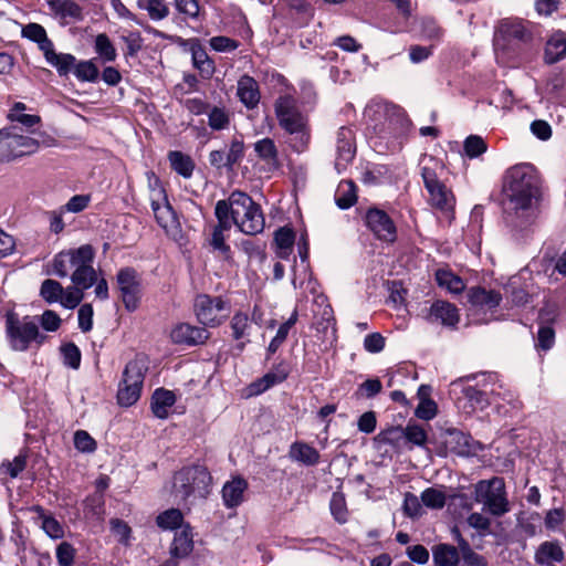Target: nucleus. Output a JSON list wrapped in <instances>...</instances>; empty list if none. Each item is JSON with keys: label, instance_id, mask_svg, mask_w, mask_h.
I'll use <instances>...</instances> for the list:
<instances>
[{"label": "nucleus", "instance_id": "nucleus-43", "mask_svg": "<svg viewBox=\"0 0 566 566\" xmlns=\"http://www.w3.org/2000/svg\"><path fill=\"white\" fill-rule=\"evenodd\" d=\"M295 240V234L290 228H280L274 235L276 245V254L279 258L285 259L290 255Z\"/></svg>", "mask_w": 566, "mask_h": 566}, {"label": "nucleus", "instance_id": "nucleus-28", "mask_svg": "<svg viewBox=\"0 0 566 566\" xmlns=\"http://www.w3.org/2000/svg\"><path fill=\"white\" fill-rule=\"evenodd\" d=\"M175 402L176 395L174 391L165 388H158L154 391L151 397V410L157 418L166 419Z\"/></svg>", "mask_w": 566, "mask_h": 566}, {"label": "nucleus", "instance_id": "nucleus-20", "mask_svg": "<svg viewBox=\"0 0 566 566\" xmlns=\"http://www.w3.org/2000/svg\"><path fill=\"white\" fill-rule=\"evenodd\" d=\"M157 223L167 234L175 235L179 232L180 223L167 198L150 202Z\"/></svg>", "mask_w": 566, "mask_h": 566}, {"label": "nucleus", "instance_id": "nucleus-7", "mask_svg": "<svg viewBox=\"0 0 566 566\" xmlns=\"http://www.w3.org/2000/svg\"><path fill=\"white\" fill-rule=\"evenodd\" d=\"M39 149V142L27 134L22 127L10 126L0 129V160L9 161L31 155Z\"/></svg>", "mask_w": 566, "mask_h": 566}, {"label": "nucleus", "instance_id": "nucleus-54", "mask_svg": "<svg viewBox=\"0 0 566 566\" xmlns=\"http://www.w3.org/2000/svg\"><path fill=\"white\" fill-rule=\"evenodd\" d=\"M421 502L424 506L432 510H440L446 505V493L437 488H428L420 495Z\"/></svg>", "mask_w": 566, "mask_h": 566}, {"label": "nucleus", "instance_id": "nucleus-15", "mask_svg": "<svg viewBox=\"0 0 566 566\" xmlns=\"http://www.w3.org/2000/svg\"><path fill=\"white\" fill-rule=\"evenodd\" d=\"M366 223L379 240L385 242H394L396 240V226L385 211L378 209L368 210Z\"/></svg>", "mask_w": 566, "mask_h": 566}, {"label": "nucleus", "instance_id": "nucleus-57", "mask_svg": "<svg viewBox=\"0 0 566 566\" xmlns=\"http://www.w3.org/2000/svg\"><path fill=\"white\" fill-rule=\"evenodd\" d=\"M182 514L177 509H171L159 514L157 517V524L164 530H175L181 527Z\"/></svg>", "mask_w": 566, "mask_h": 566}, {"label": "nucleus", "instance_id": "nucleus-10", "mask_svg": "<svg viewBox=\"0 0 566 566\" xmlns=\"http://www.w3.org/2000/svg\"><path fill=\"white\" fill-rule=\"evenodd\" d=\"M193 311L200 324L207 327H217L228 317L229 305L220 296L212 297L201 294L195 300Z\"/></svg>", "mask_w": 566, "mask_h": 566}, {"label": "nucleus", "instance_id": "nucleus-40", "mask_svg": "<svg viewBox=\"0 0 566 566\" xmlns=\"http://www.w3.org/2000/svg\"><path fill=\"white\" fill-rule=\"evenodd\" d=\"M438 170H443V165L441 161L436 159L432 156H426L422 159V166H421V176L424 182V187L432 188L433 185L440 182L438 178Z\"/></svg>", "mask_w": 566, "mask_h": 566}, {"label": "nucleus", "instance_id": "nucleus-18", "mask_svg": "<svg viewBox=\"0 0 566 566\" xmlns=\"http://www.w3.org/2000/svg\"><path fill=\"white\" fill-rule=\"evenodd\" d=\"M336 161L335 167L340 172L355 156L354 134L348 127H340L336 136Z\"/></svg>", "mask_w": 566, "mask_h": 566}, {"label": "nucleus", "instance_id": "nucleus-2", "mask_svg": "<svg viewBox=\"0 0 566 566\" xmlns=\"http://www.w3.org/2000/svg\"><path fill=\"white\" fill-rule=\"evenodd\" d=\"M95 250L91 244L63 250L56 253L46 265V274L70 277L71 282L81 287L94 286Z\"/></svg>", "mask_w": 566, "mask_h": 566}, {"label": "nucleus", "instance_id": "nucleus-25", "mask_svg": "<svg viewBox=\"0 0 566 566\" xmlns=\"http://www.w3.org/2000/svg\"><path fill=\"white\" fill-rule=\"evenodd\" d=\"M218 224L212 228L209 244L214 251H218L224 258L229 256L230 247L226 243L227 232L231 229V220H227L221 214H216Z\"/></svg>", "mask_w": 566, "mask_h": 566}, {"label": "nucleus", "instance_id": "nucleus-12", "mask_svg": "<svg viewBox=\"0 0 566 566\" xmlns=\"http://www.w3.org/2000/svg\"><path fill=\"white\" fill-rule=\"evenodd\" d=\"M532 40V33L527 23L517 19L502 20L494 38L495 51L506 50L513 41L527 43Z\"/></svg>", "mask_w": 566, "mask_h": 566}, {"label": "nucleus", "instance_id": "nucleus-11", "mask_svg": "<svg viewBox=\"0 0 566 566\" xmlns=\"http://www.w3.org/2000/svg\"><path fill=\"white\" fill-rule=\"evenodd\" d=\"M451 394L455 405L463 412L470 415L475 410H483L490 405L489 391L464 384L463 379L451 384Z\"/></svg>", "mask_w": 566, "mask_h": 566}, {"label": "nucleus", "instance_id": "nucleus-47", "mask_svg": "<svg viewBox=\"0 0 566 566\" xmlns=\"http://www.w3.org/2000/svg\"><path fill=\"white\" fill-rule=\"evenodd\" d=\"M436 279L438 284L441 287L447 289L450 293L458 294L461 293L464 290V283L463 281L454 275L453 273L446 271V270H439L436 273Z\"/></svg>", "mask_w": 566, "mask_h": 566}, {"label": "nucleus", "instance_id": "nucleus-48", "mask_svg": "<svg viewBox=\"0 0 566 566\" xmlns=\"http://www.w3.org/2000/svg\"><path fill=\"white\" fill-rule=\"evenodd\" d=\"M72 72L81 82H96L98 78V69L92 60L76 61Z\"/></svg>", "mask_w": 566, "mask_h": 566}, {"label": "nucleus", "instance_id": "nucleus-6", "mask_svg": "<svg viewBox=\"0 0 566 566\" xmlns=\"http://www.w3.org/2000/svg\"><path fill=\"white\" fill-rule=\"evenodd\" d=\"M6 334L11 348L18 352L27 350L32 342L42 344L45 339L39 331L38 321L30 316L19 318L13 312L6 315Z\"/></svg>", "mask_w": 566, "mask_h": 566}, {"label": "nucleus", "instance_id": "nucleus-22", "mask_svg": "<svg viewBox=\"0 0 566 566\" xmlns=\"http://www.w3.org/2000/svg\"><path fill=\"white\" fill-rule=\"evenodd\" d=\"M254 151L260 160H262L269 171L280 170L282 163L279 156V149L275 142L270 137H264L253 145Z\"/></svg>", "mask_w": 566, "mask_h": 566}, {"label": "nucleus", "instance_id": "nucleus-26", "mask_svg": "<svg viewBox=\"0 0 566 566\" xmlns=\"http://www.w3.org/2000/svg\"><path fill=\"white\" fill-rule=\"evenodd\" d=\"M237 95L248 108H254L260 102V92L256 81L249 75H243L238 81Z\"/></svg>", "mask_w": 566, "mask_h": 566}, {"label": "nucleus", "instance_id": "nucleus-13", "mask_svg": "<svg viewBox=\"0 0 566 566\" xmlns=\"http://www.w3.org/2000/svg\"><path fill=\"white\" fill-rule=\"evenodd\" d=\"M275 114L280 126L286 132H293L308 125L307 117L297 108L296 101L290 95L280 96L275 103Z\"/></svg>", "mask_w": 566, "mask_h": 566}, {"label": "nucleus", "instance_id": "nucleus-29", "mask_svg": "<svg viewBox=\"0 0 566 566\" xmlns=\"http://www.w3.org/2000/svg\"><path fill=\"white\" fill-rule=\"evenodd\" d=\"M230 328L232 337L235 340H242L237 345V347L242 350L249 342V336L251 335L252 329L249 315L243 312H237L230 321Z\"/></svg>", "mask_w": 566, "mask_h": 566}, {"label": "nucleus", "instance_id": "nucleus-62", "mask_svg": "<svg viewBox=\"0 0 566 566\" xmlns=\"http://www.w3.org/2000/svg\"><path fill=\"white\" fill-rule=\"evenodd\" d=\"M148 189H149V200L150 202L163 200L167 198L166 191L161 186L159 178L155 175L154 171L146 172Z\"/></svg>", "mask_w": 566, "mask_h": 566}, {"label": "nucleus", "instance_id": "nucleus-44", "mask_svg": "<svg viewBox=\"0 0 566 566\" xmlns=\"http://www.w3.org/2000/svg\"><path fill=\"white\" fill-rule=\"evenodd\" d=\"M191 54L195 67L199 70L201 75L210 77L214 72V63L200 43L191 48Z\"/></svg>", "mask_w": 566, "mask_h": 566}, {"label": "nucleus", "instance_id": "nucleus-34", "mask_svg": "<svg viewBox=\"0 0 566 566\" xmlns=\"http://www.w3.org/2000/svg\"><path fill=\"white\" fill-rule=\"evenodd\" d=\"M564 556V551L557 542H544L535 553V562L551 566L553 563L562 562Z\"/></svg>", "mask_w": 566, "mask_h": 566}, {"label": "nucleus", "instance_id": "nucleus-37", "mask_svg": "<svg viewBox=\"0 0 566 566\" xmlns=\"http://www.w3.org/2000/svg\"><path fill=\"white\" fill-rule=\"evenodd\" d=\"M357 200L356 186L350 180H342L335 191V202L340 209H348Z\"/></svg>", "mask_w": 566, "mask_h": 566}, {"label": "nucleus", "instance_id": "nucleus-5", "mask_svg": "<svg viewBox=\"0 0 566 566\" xmlns=\"http://www.w3.org/2000/svg\"><path fill=\"white\" fill-rule=\"evenodd\" d=\"M211 480L208 469L203 465L182 468L174 476L172 493L184 502L206 497Z\"/></svg>", "mask_w": 566, "mask_h": 566}, {"label": "nucleus", "instance_id": "nucleus-59", "mask_svg": "<svg viewBox=\"0 0 566 566\" xmlns=\"http://www.w3.org/2000/svg\"><path fill=\"white\" fill-rule=\"evenodd\" d=\"M74 447L80 452L92 453L96 450V441L84 430L74 433Z\"/></svg>", "mask_w": 566, "mask_h": 566}, {"label": "nucleus", "instance_id": "nucleus-9", "mask_svg": "<svg viewBox=\"0 0 566 566\" xmlns=\"http://www.w3.org/2000/svg\"><path fill=\"white\" fill-rule=\"evenodd\" d=\"M475 501L494 516H502L510 511L505 484L500 478L481 480L474 486Z\"/></svg>", "mask_w": 566, "mask_h": 566}, {"label": "nucleus", "instance_id": "nucleus-8", "mask_svg": "<svg viewBox=\"0 0 566 566\" xmlns=\"http://www.w3.org/2000/svg\"><path fill=\"white\" fill-rule=\"evenodd\" d=\"M146 370L147 365L142 357H136L127 363L117 392L120 406H133L139 399Z\"/></svg>", "mask_w": 566, "mask_h": 566}, {"label": "nucleus", "instance_id": "nucleus-50", "mask_svg": "<svg viewBox=\"0 0 566 566\" xmlns=\"http://www.w3.org/2000/svg\"><path fill=\"white\" fill-rule=\"evenodd\" d=\"M287 134L290 135L287 144L292 148V150L300 154L307 149L311 139V132L308 125H306L305 127H301L300 129L290 132Z\"/></svg>", "mask_w": 566, "mask_h": 566}, {"label": "nucleus", "instance_id": "nucleus-31", "mask_svg": "<svg viewBox=\"0 0 566 566\" xmlns=\"http://www.w3.org/2000/svg\"><path fill=\"white\" fill-rule=\"evenodd\" d=\"M432 558L436 566H458L460 549L458 546L440 543L432 547Z\"/></svg>", "mask_w": 566, "mask_h": 566}, {"label": "nucleus", "instance_id": "nucleus-36", "mask_svg": "<svg viewBox=\"0 0 566 566\" xmlns=\"http://www.w3.org/2000/svg\"><path fill=\"white\" fill-rule=\"evenodd\" d=\"M287 369L281 365L276 367L275 370L268 373L256 382L252 384V391L254 394H261L272 386L284 381L287 378Z\"/></svg>", "mask_w": 566, "mask_h": 566}, {"label": "nucleus", "instance_id": "nucleus-61", "mask_svg": "<svg viewBox=\"0 0 566 566\" xmlns=\"http://www.w3.org/2000/svg\"><path fill=\"white\" fill-rule=\"evenodd\" d=\"M61 353L63 356V361L66 366L77 369L81 364V352L78 347L73 344L69 343L61 347Z\"/></svg>", "mask_w": 566, "mask_h": 566}, {"label": "nucleus", "instance_id": "nucleus-39", "mask_svg": "<svg viewBox=\"0 0 566 566\" xmlns=\"http://www.w3.org/2000/svg\"><path fill=\"white\" fill-rule=\"evenodd\" d=\"M566 54V39L563 33H555L546 43L545 60L547 63H555Z\"/></svg>", "mask_w": 566, "mask_h": 566}, {"label": "nucleus", "instance_id": "nucleus-16", "mask_svg": "<svg viewBox=\"0 0 566 566\" xmlns=\"http://www.w3.org/2000/svg\"><path fill=\"white\" fill-rule=\"evenodd\" d=\"M423 317L428 323H440L446 327H455L460 321L457 306L443 300L434 301Z\"/></svg>", "mask_w": 566, "mask_h": 566}, {"label": "nucleus", "instance_id": "nucleus-51", "mask_svg": "<svg viewBox=\"0 0 566 566\" xmlns=\"http://www.w3.org/2000/svg\"><path fill=\"white\" fill-rule=\"evenodd\" d=\"M95 52L103 62H113L116 60L117 52L105 33H99L95 38Z\"/></svg>", "mask_w": 566, "mask_h": 566}, {"label": "nucleus", "instance_id": "nucleus-21", "mask_svg": "<svg viewBox=\"0 0 566 566\" xmlns=\"http://www.w3.org/2000/svg\"><path fill=\"white\" fill-rule=\"evenodd\" d=\"M443 443L448 452L457 455L468 457L474 451V440L457 429L447 430Z\"/></svg>", "mask_w": 566, "mask_h": 566}, {"label": "nucleus", "instance_id": "nucleus-53", "mask_svg": "<svg viewBox=\"0 0 566 566\" xmlns=\"http://www.w3.org/2000/svg\"><path fill=\"white\" fill-rule=\"evenodd\" d=\"M90 287H81L72 283L71 286L64 289V294L61 296L59 303L69 310L75 308L84 298V291Z\"/></svg>", "mask_w": 566, "mask_h": 566}, {"label": "nucleus", "instance_id": "nucleus-63", "mask_svg": "<svg viewBox=\"0 0 566 566\" xmlns=\"http://www.w3.org/2000/svg\"><path fill=\"white\" fill-rule=\"evenodd\" d=\"M56 559L60 566H72L75 558V548L67 542H62L56 547Z\"/></svg>", "mask_w": 566, "mask_h": 566}, {"label": "nucleus", "instance_id": "nucleus-60", "mask_svg": "<svg viewBox=\"0 0 566 566\" xmlns=\"http://www.w3.org/2000/svg\"><path fill=\"white\" fill-rule=\"evenodd\" d=\"M208 124L214 130H221L229 125V115L224 108L213 107L208 113Z\"/></svg>", "mask_w": 566, "mask_h": 566}, {"label": "nucleus", "instance_id": "nucleus-27", "mask_svg": "<svg viewBox=\"0 0 566 566\" xmlns=\"http://www.w3.org/2000/svg\"><path fill=\"white\" fill-rule=\"evenodd\" d=\"M193 549V535L189 525L181 526L176 533L170 547V555L186 558Z\"/></svg>", "mask_w": 566, "mask_h": 566}, {"label": "nucleus", "instance_id": "nucleus-17", "mask_svg": "<svg viewBox=\"0 0 566 566\" xmlns=\"http://www.w3.org/2000/svg\"><path fill=\"white\" fill-rule=\"evenodd\" d=\"M468 297L473 314L492 312L502 301V295L499 292L480 286L472 287L468 293Z\"/></svg>", "mask_w": 566, "mask_h": 566}, {"label": "nucleus", "instance_id": "nucleus-45", "mask_svg": "<svg viewBox=\"0 0 566 566\" xmlns=\"http://www.w3.org/2000/svg\"><path fill=\"white\" fill-rule=\"evenodd\" d=\"M457 543L460 549V558L463 559V563L467 566H486L485 558L482 555L475 553L471 548L469 542L464 539L459 533L457 535Z\"/></svg>", "mask_w": 566, "mask_h": 566}, {"label": "nucleus", "instance_id": "nucleus-4", "mask_svg": "<svg viewBox=\"0 0 566 566\" xmlns=\"http://www.w3.org/2000/svg\"><path fill=\"white\" fill-rule=\"evenodd\" d=\"M364 115L373 125L375 133L381 137L400 136L410 124L401 107L387 102L369 104Z\"/></svg>", "mask_w": 566, "mask_h": 566}, {"label": "nucleus", "instance_id": "nucleus-41", "mask_svg": "<svg viewBox=\"0 0 566 566\" xmlns=\"http://www.w3.org/2000/svg\"><path fill=\"white\" fill-rule=\"evenodd\" d=\"M168 159H169L171 168L177 174H179L184 178L191 177V175L193 172L195 164L188 155H186L181 151L175 150V151H170L168 154Z\"/></svg>", "mask_w": 566, "mask_h": 566}, {"label": "nucleus", "instance_id": "nucleus-23", "mask_svg": "<svg viewBox=\"0 0 566 566\" xmlns=\"http://www.w3.org/2000/svg\"><path fill=\"white\" fill-rule=\"evenodd\" d=\"M248 489V482L240 476L228 481L222 488V499L228 509L239 506L244 501V493Z\"/></svg>", "mask_w": 566, "mask_h": 566}, {"label": "nucleus", "instance_id": "nucleus-35", "mask_svg": "<svg viewBox=\"0 0 566 566\" xmlns=\"http://www.w3.org/2000/svg\"><path fill=\"white\" fill-rule=\"evenodd\" d=\"M290 455L292 459L306 465H314L319 461L318 451L304 442L293 443L291 446Z\"/></svg>", "mask_w": 566, "mask_h": 566}, {"label": "nucleus", "instance_id": "nucleus-58", "mask_svg": "<svg viewBox=\"0 0 566 566\" xmlns=\"http://www.w3.org/2000/svg\"><path fill=\"white\" fill-rule=\"evenodd\" d=\"M331 512L335 520L339 523L347 521V509L345 496L342 493L335 492L331 499Z\"/></svg>", "mask_w": 566, "mask_h": 566}, {"label": "nucleus", "instance_id": "nucleus-3", "mask_svg": "<svg viewBox=\"0 0 566 566\" xmlns=\"http://www.w3.org/2000/svg\"><path fill=\"white\" fill-rule=\"evenodd\" d=\"M214 214H221L231 220V227L247 235H255L263 231L265 226L261 207L245 192L235 190L226 200L216 203Z\"/></svg>", "mask_w": 566, "mask_h": 566}, {"label": "nucleus", "instance_id": "nucleus-55", "mask_svg": "<svg viewBox=\"0 0 566 566\" xmlns=\"http://www.w3.org/2000/svg\"><path fill=\"white\" fill-rule=\"evenodd\" d=\"M64 294V287L62 284L55 280L46 279L42 282L40 289V295L48 303H56L60 301L61 296Z\"/></svg>", "mask_w": 566, "mask_h": 566}, {"label": "nucleus", "instance_id": "nucleus-64", "mask_svg": "<svg viewBox=\"0 0 566 566\" xmlns=\"http://www.w3.org/2000/svg\"><path fill=\"white\" fill-rule=\"evenodd\" d=\"M401 433H403L409 442L416 446L422 447L427 442V432L418 424H408Z\"/></svg>", "mask_w": 566, "mask_h": 566}, {"label": "nucleus", "instance_id": "nucleus-32", "mask_svg": "<svg viewBox=\"0 0 566 566\" xmlns=\"http://www.w3.org/2000/svg\"><path fill=\"white\" fill-rule=\"evenodd\" d=\"M33 511L38 514L36 520L39 521L41 528L52 539H60L64 537L63 525L52 515L46 513L42 506H34Z\"/></svg>", "mask_w": 566, "mask_h": 566}, {"label": "nucleus", "instance_id": "nucleus-38", "mask_svg": "<svg viewBox=\"0 0 566 566\" xmlns=\"http://www.w3.org/2000/svg\"><path fill=\"white\" fill-rule=\"evenodd\" d=\"M21 33L23 38L35 42L42 52L53 44V42L48 38L45 29L41 24L29 23L22 28Z\"/></svg>", "mask_w": 566, "mask_h": 566}, {"label": "nucleus", "instance_id": "nucleus-49", "mask_svg": "<svg viewBox=\"0 0 566 566\" xmlns=\"http://www.w3.org/2000/svg\"><path fill=\"white\" fill-rule=\"evenodd\" d=\"M419 34L423 40L439 42L443 36V30L432 18H423L419 23Z\"/></svg>", "mask_w": 566, "mask_h": 566}, {"label": "nucleus", "instance_id": "nucleus-56", "mask_svg": "<svg viewBox=\"0 0 566 566\" xmlns=\"http://www.w3.org/2000/svg\"><path fill=\"white\" fill-rule=\"evenodd\" d=\"M464 153L469 158H476L484 154L488 145L484 139L479 135H470L464 140Z\"/></svg>", "mask_w": 566, "mask_h": 566}, {"label": "nucleus", "instance_id": "nucleus-52", "mask_svg": "<svg viewBox=\"0 0 566 566\" xmlns=\"http://www.w3.org/2000/svg\"><path fill=\"white\" fill-rule=\"evenodd\" d=\"M138 7L146 10L151 20H163L169 14L165 0H139Z\"/></svg>", "mask_w": 566, "mask_h": 566}, {"label": "nucleus", "instance_id": "nucleus-19", "mask_svg": "<svg viewBox=\"0 0 566 566\" xmlns=\"http://www.w3.org/2000/svg\"><path fill=\"white\" fill-rule=\"evenodd\" d=\"M210 336L205 327L192 326L188 323L176 325L170 333V338L175 344H185L189 346L203 344Z\"/></svg>", "mask_w": 566, "mask_h": 566}, {"label": "nucleus", "instance_id": "nucleus-42", "mask_svg": "<svg viewBox=\"0 0 566 566\" xmlns=\"http://www.w3.org/2000/svg\"><path fill=\"white\" fill-rule=\"evenodd\" d=\"M50 9L61 18L80 20L82 18L81 7L73 0H51Z\"/></svg>", "mask_w": 566, "mask_h": 566}, {"label": "nucleus", "instance_id": "nucleus-30", "mask_svg": "<svg viewBox=\"0 0 566 566\" xmlns=\"http://www.w3.org/2000/svg\"><path fill=\"white\" fill-rule=\"evenodd\" d=\"M43 55L45 61L55 67L61 76L67 75L75 66L76 57L70 53H56L53 44L43 52Z\"/></svg>", "mask_w": 566, "mask_h": 566}, {"label": "nucleus", "instance_id": "nucleus-24", "mask_svg": "<svg viewBox=\"0 0 566 566\" xmlns=\"http://www.w3.org/2000/svg\"><path fill=\"white\" fill-rule=\"evenodd\" d=\"M292 284L295 289L304 290V292L312 294L317 292V282L313 279L308 262H305V253L302 255V261L293 268Z\"/></svg>", "mask_w": 566, "mask_h": 566}, {"label": "nucleus", "instance_id": "nucleus-33", "mask_svg": "<svg viewBox=\"0 0 566 566\" xmlns=\"http://www.w3.org/2000/svg\"><path fill=\"white\" fill-rule=\"evenodd\" d=\"M427 190L432 206L442 211L453 209L455 202L453 193L442 182H438L432 188H427Z\"/></svg>", "mask_w": 566, "mask_h": 566}, {"label": "nucleus", "instance_id": "nucleus-1", "mask_svg": "<svg viewBox=\"0 0 566 566\" xmlns=\"http://www.w3.org/2000/svg\"><path fill=\"white\" fill-rule=\"evenodd\" d=\"M539 198V179L530 164L511 167L504 175L502 206L507 214L531 210Z\"/></svg>", "mask_w": 566, "mask_h": 566}, {"label": "nucleus", "instance_id": "nucleus-46", "mask_svg": "<svg viewBox=\"0 0 566 566\" xmlns=\"http://www.w3.org/2000/svg\"><path fill=\"white\" fill-rule=\"evenodd\" d=\"M296 322H297V311L295 310L292 313V315L290 316V318L279 327L275 336L270 342L269 347H268L269 354L276 353V350L281 347V345L286 340L290 329L295 325Z\"/></svg>", "mask_w": 566, "mask_h": 566}, {"label": "nucleus", "instance_id": "nucleus-14", "mask_svg": "<svg viewBox=\"0 0 566 566\" xmlns=\"http://www.w3.org/2000/svg\"><path fill=\"white\" fill-rule=\"evenodd\" d=\"M116 277L125 308L129 312L135 311L138 307L142 296V287L137 272L130 268H125L118 271Z\"/></svg>", "mask_w": 566, "mask_h": 566}]
</instances>
